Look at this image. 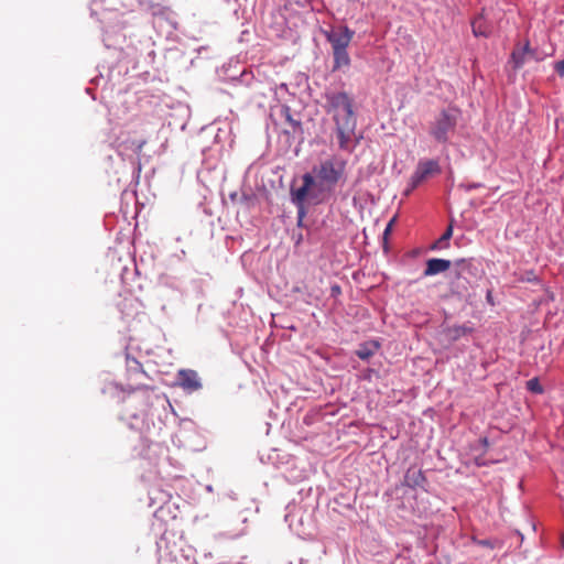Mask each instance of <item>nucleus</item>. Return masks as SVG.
<instances>
[{"label": "nucleus", "mask_w": 564, "mask_h": 564, "mask_svg": "<svg viewBox=\"0 0 564 564\" xmlns=\"http://www.w3.org/2000/svg\"><path fill=\"white\" fill-rule=\"evenodd\" d=\"M518 280L521 282H539V278L533 270L523 272Z\"/></svg>", "instance_id": "aec40b11"}, {"label": "nucleus", "mask_w": 564, "mask_h": 564, "mask_svg": "<svg viewBox=\"0 0 564 564\" xmlns=\"http://www.w3.org/2000/svg\"><path fill=\"white\" fill-rule=\"evenodd\" d=\"M312 185V178L305 177V185L296 187L294 182L290 188L291 202L296 206L297 209V227H304V218L306 216V202H312L311 196L307 195V188Z\"/></svg>", "instance_id": "423d86ee"}, {"label": "nucleus", "mask_w": 564, "mask_h": 564, "mask_svg": "<svg viewBox=\"0 0 564 564\" xmlns=\"http://www.w3.org/2000/svg\"><path fill=\"white\" fill-rule=\"evenodd\" d=\"M527 52H529V41L523 46L516 47L511 53V62L514 69H520L528 59Z\"/></svg>", "instance_id": "dca6fc26"}, {"label": "nucleus", "mask_w": 564, "mask_h": 564, "mask_svg": "<svg viewBox=\"0 0 564 564\" xmlns=\"http://www.w3.org/2000/svg\"><path fill=\"white\" fill-rule=\"evenodd\" d=\"M453 236V225H449L446 230L444 231V234L436 240L434 241L430 249L435 251V250H442V249H445L448 247V241L449 239L452 238Z\"/></svg>", "instance_id": "f3484780"}, {"label": "nucleus", "mask_w": 564, "mask_h": 564, "mask_svg": "<svg viewBox=\"0 0 564 564\" xmlns=\"http://www.w3.org/2000/svg\"><path fill=\"white\" fill-rule=\"evenodd\" d=\"M463 187H465V189L467 192L471 191V189H475V188H478L481 186V184L479 183H470V184H467V185H462Z\"/></svg>", "instance_id": "bb28decb"}, {"label": "nucleus", "mask_w": 564, "mask_h": 564, "mask_svg": "<svg viewBox=\"0 0 564 564\" xmlns=\"http://www.w3.org/2000/svg\"><path fill=\"white\" fill-rule=\"evenodd\" d=\"M527 389L532 392V393H535V394H541L543 393V387L542 384L540 383L539 379L538 378H532L530 380L527 381Z\"/></svg>", "instance_id": "a211bd4d"}, {"label": "nucleus", "mask_w": 564, "mask_h": 564, "mask_svg": "<svg viewBox=\"0 0 564 564\" xmlns=\"http://www.w3.org/2000/svg\"><path fill=\"white\" fill-rule=\"evenodd\" d=\"M486 300L489 304L494 305V299H492V293L490 290L487 291V294H486Z\"/></svg>", "instance_id": "7c9ffc66"}, {"label": "nucleus", "mask_w": 564, "mask_h": 564, "mask_svg": "<svg viewBox=\"0 0 564 564\" xmlns=\"http://www.w3.org/2000/svg\"><path fill=\"white\" fill-rule=\"evenodd\" d=\"M143 144H144V141L139 142V143L137 144V150H138V151H141V149H142Z\"/></svg>", "instance_id": "2f4dec72"}, {"label": "nucleus", "mask_w": 564, "mask_h": 564, "mask_svg": "<svg viewBox=\"0 0 564 564\" xmlns=\"http://www.w3.org/2000/svg\"><path fill=\"white\" fill-rule=\"evenodd\" d=\"M236 196H237V194H236V193H234V194H231V195H230V198H231V199H235V198H236Z\"/></svg>", "instance_id": "72a5a7b5"}, {"label": "nucleus", "mask_w": 564, "mask_h": 564, "mask_svg": "<svg viewBox=\"0 0 564 564\" xmlns=\"http://www.w3.org/2000/svg\"><path fill=\"white\" fill-rule=\"evenodd\" d=\"M324 35L333 50L348 48L355 31L350 30L347 25H341L330 31H325Z\"/></svg>", "instance_id": "6e6552de"}, {"label": "nucleus", "mask_w": 564, "mask_h": 564, "mask_svg": "<svg viewBox=\"0 0 564 564\" xmlns=\"http://www.w3.org/2000/svg\"><path fill=\"white\" fill-rule=\"evenodd\" d=\"M459 116L460 111L457 108L449 107L441 110L430 124V135L438 143H447L456 130Z\"/></svg>", "instance_id": "39448f33"}, {"label": "nucleus", "mask_w": 564, "mask_h": 564, "mask_svg": "<svg viewBox=\"0 0 564 564\" xmlns=\"http://www.w3.org/2000/svg\"><path fill=\"white\" fill-rule=\"evenodd\" d=\"M152 15H164L167 11V8L161 4H152L149 7Z\"/></svg>", "instance_id": "5701e85b"}, {"label": "nucleus", "mask_w": 564, "mask_h": 564, "mask_svg": "<svg viewBox=\"0 0 564 564\" xmlns=\"http://www.w3.org/2000/svg\"><path fill=\"white\" fill-rule=\"evenodd\" d=\"M333 67L332 72L347 69L350 66L351 59L347 48L333 50Z\"/></svg>", "instance_id": "ddd939ff"}, {"label": "nucleus", "mask_w": 564, "mask_h": 564, "mask_svg": "<svg viewBox=\"0 0 564 564\" xmlns=\"http://www.w3.org/2000/svg\"><path fill=\"white\" fill-rule=\"evenodd\" d=\"M101 391L122 402L124 412L134 419L147 415L155 402L163 400L155 388L145 384L123 387L117 382H108Z\"/></svg>", "instance_id": "7ed1b4c3"}, {"label": "nucleus", "mask_w": 564, "mask_h": 564, "mask_svg": "<svg viewBox=\"0 0 564 564\" xmlns=\"http://www.w3.org/2000/svg\"><path fill=\"white\" fill-rule=\"evenodd\" d=\"M474 332V327L471 323L463 324V325H453L448 326L444 329V334L446 338L451 343H455L459 340L462 337L467 336Z\"/></svg>", "instance_id": "f8f14e48"}, {"label": "nucleus", "mask_w": 564, "mask_h": 564, "mask_svg": "<svg viewBox=\"0 0 564 564\" xmlns=\"http://www.w3.org/2000/svg\"><path fill=\"white\" fill-rule=\"evenodd\" d=\"M346 161L338 158L323 160L315 165L312 172L302 175V185H305V177L312 178V185L307 188V195L315 204L325 202L335 191L336 185L344 178Z\"/></svg>", "instance_id": "f03ea898"}, {"label": "nucleus", "mask_w": 564, "mask_h": 564, "mask_svg": "<svg viewBox=\"0 0 564 564\" xmlns=\"http://www.w3.org/2000/svg\"><path fill=\"white\" fill-rule=\"evenodd\" d=\"M477 544L485 546V547H490V549L495 547V543L489 539L479 540V541H477Z\"/></svg>", "instance_id": "a878e982"}, {"label": "nucleus", "mask_w": 564, "mask_h": 564, "mask_svg": "<svg viewBox=\"0 0 564 564\" xmlns=\"http://www.w3.org/2000/svg\"><path fill=\"white\" fill-rule=\"evenodd\" d=\"M527 56L529 59H534L536 62L543 61L545 58V54L540 52L538 48H532L529 45V52H527Z\"/></svg>", "instance_id": "412c9836"}, {"label": "nucleus", "mask_w": 564, "mask_h": 564, "mask_svg": "<svg viewBox=\"0 0 564 564\" xmlns=\"http://www.w3.org/2000/svg\"><path fill=\"white\" fill-rule=\"evenodd\" d=\"M341 290H340V286L339 285H333L332 286V295H337V294H340Z\"/></svg>", "instance_id": "c756f323"}, {"label": "nucleus", "mask_w": 564, "mask_h": 564, "mask_svg": "<svg viewBox=\"0 0 564 564\" xmlns=\"http://www.w3.org/2000/svg\"><path fill=\"white\" fill-rule=\"evenodd\" d=\"M471 32L476 37H488L491 34L490 25L487 23L484 11L471 21Z\"/></svg>", "instance_id": "4468645a"}, {"label": "nucleus", "mask_w": 564, "mask_h": 564, "mask_svg": "<svg viewBox=\"0 0 564 564\" xmlns=\"http://www.w3.org/2000/svg\"><path fill=\"white\" fill-rule=\"evenodd\" d=\"M325 109L333 116L338 148L351 153L358 141L356 140L357 119L352 110L354 101L345 91H332L325 95Z\"/></svg>", "instance_id": "f257e3e1"}, {"label": "nucleus", "mask_w": 564, "mask_h": 564, "mask_svg": "<svg viewBox=\"0 0 564 564\" xmlns=\"http://www.w3.org/2000/svg\"><path fill=\"white\" fill-rule=\"evenodd\" d=\"M479 444L481 445V447L486 451V448L489 446V442H488V438L487 437H481L479 441Z\"/></svg>", "instance_id": "c85d7f7f"}, {"label": "nucleus", "mask_w": 564, "mask_h": 564, "mask_svg": "<svg viewBox=\"0 0 564 564\" xmlns=\"http://www.w3.org/2000/svg\"><path fill=\"white\" fill-rule=\"evenodd\" d=\"M480 278L481 270L477 260L474 258L456 259L453 261V268L448 274V290L454 296L467 297Z\"/></svg>", "instance_id": "20e7f679"}, {"label": "nucleus", "mask_w": 564, "mask_h": 564, "mask_svg": "<svg viewBox=\"0 0 564 564\" xmlns=\"http://www.w3.org/2000/svg\"><path fill=\"white\" fill-rule=\"evenodd\" d=\"M442 172L441 165L437 160H420L412 177V187H417L421 183L429 177L437 175Z\"/></svg>", "instance_id": "0eeeda50"}, {"label": "nucleus", "mask_w": 564, "mask_h": 564, "mask_svg": "<svg viewBox=\"0 0 564 564\" xmlns=\"http://www.w3.org/2000/svg\"><path fill=\"white\" fill-rule=\"evenodd\" d=\"M453 268V261L442 258H431L426 261L423 276H433L440 273H444Z\"/></svg>", "instance_id": "9d476101"}, {"label": "nucleus", "mask_w": 564, "mask_h": 564, "mask_svg": "<svg viewBox=\"0 0 564 564\" xmlns=\"http://www.w3.org/2000/svg\"><path fill=\"white\" fill-rule=\"evenodd\" d=\"M127 361H128V370L129 371H134V372H140L142 375H145V372L142 370L141 364L135 358H131V359L128 358Z\"/></svg>", "instance_id": "4be33fe9"}, {"label": "nucleus", "mask_w": 564, "mask_h": 564, "mask_svg": "<svg viewBox=\"0 0 564 564\" xmlns=\"http://www.w3.org/2000/svg\"><path fill=\"white\" fill-rule=\"evenodd\" d=\"M380 348V344L377 340H369L361 343L357 350L356 356L361 360H369Z\"/></svg>", "instance_id": "2eb2a0df"}, {"label": "nucleus", "mask_w": 564, "mask_h": 564, "mask_svg": "<svg viewBox=\"0 0 564 564\" xmlns=\"http://www.w3.org/2000/svg\"><path fill=\"white\" fill-rule=\"evenodd\" d=\"M177 383L187 392H194L202 388V382L195 370L182 369L177 372Z\"/></svg>", "instance_id": "1a4fd4ad"}, {"label": "nucleus", "mask_w": 564, "mask_h": 564, "mask_svg": "<svg viewBox=\"0 0 564 564\" xmlns=\"http://www.w3.org/2000/svg\"><path fill=\"white\" fill-rule=\"evenodd\" d=\"M394 220H395V219H394V218H392V219L388 223V225H387V227H386V229H384V231H383V239H384V240H387L388 236L390 235L391 229H392V226H393V224H394Z\"/></svg>", "instance_id": "393cba45"}, {"label": "nucleus", "mask_w": 564, "mask_h": 564, "mask_svg": "<svg viewBox=\"0 0 564 564\" xmlns=\"http://www.w3.org/2000/svg\"><path fill=\"white\" fill-rule=\"evenodd\" d=\"M476 464H477L478 466L484 465V463H481V462L479 460V458H476Z\"/></svg>", "instance_id": "473e14b6"}, {"label": "nucleus", "mask_w": 564, "mask_h": 564, "mask_svg": "<svg viewBox=\"0 0 564 564\" xmlns=\"http://www.w3.org/2000/svg\"><path fill=\"white\" fill-rule=\"evenodd\" d=\"M416 187H412V178L410 180V183L408 185V187L405 188L404 191V195L405 196H409Z\"/></svg>", "instance_id": "cd10ccee"}, {"label": "nucleus", "mask_w": 564, "mask_h": 564, "mask_svg": "<svg viewBox=\"0 0 564 564\" xmlns=\"http://www.w3.org/2000/svg\"><path fill=\"white\" fill-rule=\"evenodd\" d=\"M554 69L561 77L564 76V58L554 64Z\"/></svg>", "instance_id": "b1692460"}, {"label": "nucleus", "mask_w": 564, "mask_h": 564, "mask_svg": "<svg viewBox=\"0 0 564 564\" xmlns=\"http://www.w3.org/2000/svg\"><path fill=\"white\" fill-rule=\"evenodd\" d=\"M163 510V508H159V510L155 512V514H158L159 512H161Z\"/></svg>", "instance_id": "f704fd0d"}, {"label": "nucleus", "mask_w": 564, "mask_h": 564, "mask_svg": "<svg viewBox=\"0 0 564 564\" xmlns=\"http://www.w3.org/2000/svg\"><path fill=\"white\" fill-rule=\"evenodd\" d=\"M426 482H427V479L420 468H417L415 466H411L405 471L404 480H403L404 486L412 488V489H416V488L424 489Z\"/></svg>", "instance_id": "9b49d317"}, {"label": "nucleus", "mask_w": 564, "mask_h": 564, "mask_svg": "<svg viewBox=\"0 0 564 564\" xmlns=\"http://www.w3.org/2000/svg\"><path fill=\"white\" fill-rule=\"evenodd\" d=\"M284 111H285V119L290 123V126L293 128V131L300 130L301 129V121L300 120H295L292 117L291 110H290L289 107H285Z\"/></svg>", "instance_id": "6ab92c4d"}]
</instances>
